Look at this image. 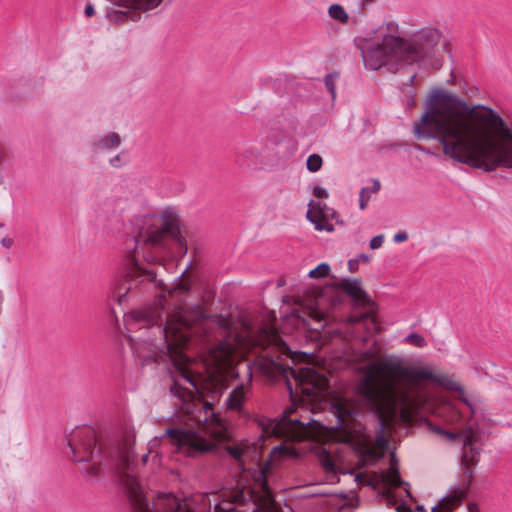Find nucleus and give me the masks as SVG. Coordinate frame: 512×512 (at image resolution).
<instances>
[{"label": "nucleus", "mask_w": 512, "mask_h": 512, "mask_svg": "<svg viewBox=\"0 0 512 512\" xmlns=\"http://www.w3.org/2000/svg\"><path fill=\"white\" fill-rule=\"evenodd\" d=\"M167 301L160 297L154 306L134 310L124 317L130 346L144 361L184 364L188 357L183 349L192 335L210 341L211 330L217 328L221 339L211 351L216 364H230L235 357L261 350L262 371L270 377L285 378L291 393L293 380L296 389L299 388L308 398L317 399L324 395L328 380L323 374L310 366L295 369L281 360L282 355L289 357L290 350L273 326L265 325L255 330L250 322L242 319L238 328L231 317L206 316L200 305L190 310L177 305L173 312L167 314L166 323L162 326V312Z\"/></svg>", "instance_id": "1"}, {"label": "nucleus", "mask_w": 512, "mask_h": 512, "mask_svg": "<svg viewBox=\"0 0 512 512\" xmlns=\"http://www.w3.org/2000/svg\"><path fill=\"white\" fill-rule=\"evenodd\" d=\"M135 438V430L130 426L112 434L84 426L73 431L68 444L74 461L94 462L88 468L87 476L94 477L106 469L117 475L133 512H203L200 504L206 501L211 507L212 500L208 495L181 497L172 492L158 493L150 502L134 465ZM253 477V486L212 494L214 512H243L240 506L247 501L257 506L252 512H278L270 487L272 465L266 463L259 467Z\"/></svg>", "instance_id": "2"}, {"label": "nucleus", "mask_w": 512, "mask_h": 512, "mask_svg": "<svg viewBox=\"0 0 512 512\" xmlns=\"http://www.w3.org/2000/svg\"><path fill=\"white\" fill-rule=\"evenodd\" d=\"M418 139H435L450 159L484 171L512 169V127L494 109L470 105L444 89H434L414 124Z\"/></svg>", "instance_id": "3"}, {"label": "nucleus", "mask_w": 512, "mask_h": 512, "mask_svg": "<svg viewBox=\"0 0 512 512\" xmlns=\"http://www.w3.org/2000/svg\"><path fill=\"white\" fill-rule=\"evenodd\" d=\"M436 387L459 392L461 401L473 411L461 384L431 365H409L401 356L388 354L364 368L358 391L365 405L378 417L380 430L375 442L380 449L388 448L384 428L397 418L411 423L434 399Z\"/></svg>", "instance_id": "4"}, {"label": "nucleus", "mask_w": 512, "mask_h": 512, "mask_svg": "<svg viewBox=\"0 0 512 512\" xmlns=\"http://www.w3.org/2000/svg\"><path fill=\"white\" fill-rule=\"evenodd\" d=\"M132 242L127 272L124 276L116 277L110 286L111 296L120 305L127 303L137 289L147 290L157 285L155 272L141 267L140 255L147 263H160L166 255L187 252L180 231L179 215L171 209L164 210L159 217L143 218Z\"/></svg>", "instance_id": "5"}, {"label": "nucleus", "mask_w": 512, "mask_h": 512, "mask_svg": "<svg viewBox=\"0 0 512 512\" xmlns=\"http://www.w3.org/2000/svg\"><path fill=\"white\" fill-rule=\"evenodd\" d=\"M441 35L435 28H424L409 38L400 35L396 22H385L365 36L354 39L361 52L364 66L378 70L389 64L417 63L431 58L440 42Z\"/></svg>", "instance_id": "6"}, {"label": "nucleus", "mask_w": 512, "mask_h": 512, "mask_svg": "<svg viewBox=\"0 0 512 512\" xmlns=\"http://www.w3.org/2000/svg\"><path fill=\"white\" fill-rule=\"evenodd\" d=\"M171 393L178 399L174 405L183 412L185 424L197 425V430L171 427L165 431L161 439L167 437L178 452L192 457L212 451L217 442L228 439L227 427L215 416L210 403L192 399L191 394L177 383L171 387Z\"/></svg>", "instance_id": "7"}, {"label": "nucleus", "mask_w": 512, "mask_h": 512, "mask_svg": "<svg viewBox=\"0 0 512 512\" xmlns=\"http://www.w3.org/2000/svg\"><path fill=\"white\" fill-rule=\"evenodd\" d=\"M432 430L437 434L445 436L449 441L459 439L462 443L460 464L463 472L460 481L458 484L451 486L448 494L439 501L438 505L432 508V512H450L462 503L470 489L474 477L472 467L479 462L481 455V448L479 446L481 433L472 426L465 428L460 433H452L440 427H434Z\"/></svg>", "instance_id": "8"}, {"label": "nucleus", "mask_w": 512, "mask_h": 512, "mask_svg": "<svg viewBox=\"0 0 512 512\" xmlns=\"http://www.w3.org/2000/svg\"><path fill=\"white\" fill-rule=\"evenodd\" d=\"M294 411L295 408L292 405L288 406L284 410L282 417L272 424V434L292 441H300L313 436V431L310 425L311 423H314L320 426L319 422L313 419H309L307 422L297 418L292 419L290 418V415L294 413Z\"/></svg>", "instance_id": "9"}, {"label": "nucleus", "mask_w": 512, "mask_h": 512, "mask_svg": "<svg viewBox=\"0 0 512 512\" xmlns=\"http://www.w3.org/2000/svg\"><path fill=\"white\" fill-rule=\"evenodd\" d=\"M269 160L268 146L262 143L248 145L235 154V163L244 170L262 169Z\"/></svg>", "instance_id": "10"}, {"label": "nucleus", "mask_w": 512, "mask_h": 512, "mask_svg": "<svg viewBox=\"0 0 512 512\" xmlns=\"http://www.w3.org/2000/svg\"><path fill=\"white\" fill-rule=\"evenodd\" d=\"M306 217L316 230L331 232L334 230V227L330 220L337 219L338 214L334 209L327 207L325 204L310 201Z\"/></svg>", "instance_id": "11"}, {"label": "nucleus", "mask_w": 512, "mask_h": 512, "mask_svg": "<svg viewBox=\"0 0 512 512\" xmlns=\"http://www.w3.org/2000/svg\"><path fill=\"white\" fill-rule=\"evenodd\" d=\"M334 414L338 418L339 424L345 430H354L353 422L356 420V416L361 413V409L358 404L349 399H338L334 404Z\"/></svg>", "instance_id": "12"}, {"label": "nucleus", "mask_w": 512, "mask_h": 512, "mask_svg": "<svg viewBox=\"0 0 512 512\" xmlns=\"http://www.w3.org/2000/svg\"><path fill=\"white\" fill-rule=\"evenodd\" d=\"M227 451L228 454L239 463L243 470H249L250 468H246V465L248 463H255L259 459L258 447L248 442H241L240 444L229 446Z\"/></svg>", "instance_id": "13"}, {"label": "nucleus", "mask_w": 512, "mask_h": 512, "mask_svg": "<svg viewBox=\"0 0 512 512\" xmlns=\"http://www.w3.org/2000/svg\"><path fill=\"white\" fill-rule=\"evenodd\" d=\"M251 372H249V379H251ZM251 390V380L245 384L237 385L228 395L226 405L229 410H234L239 413L243 411V403L248 398Z\"/></svg>", "instance_id": "14"}, {"label": "nucleus", "mask_w": 512, "mask_h": 512, "mask_svg": "<svg viewBox=\"0 0 512 512\" xmlns=\"http://www.w3.org/2000/svg\"><path fill=\"white\" fill-rule=\"evenodd\" d=\"M191 288L190 274L185 269L178 279L168 289V295L171 300L181 303L188 295Z\"/></svg>", "instance_id": "15"}, {"label": "nucleus", "mask_w": 512, "mask_h": 512, "mask_svg": "<svg viewBox=\"0 0 512 512\" xmlns=\"http://www.w3.org/2000/svg\"><path fill=\"white\" fill-rule=\"evenodd\" d=\"M379 482L383 485V489L388 493L392 487H400L407 485L406 482L402 481L399 475L398 467L395 464V457H391V466L388 471H382L378 475Z\"/></svg>", "instance_id": "16"}, {"label": "nucleus", "mask_w": 512, "mask_h": 512, "mask_svg": "<svg viewBox=\"0 0 512 512\" xmlns=\"http://www.w3.org/2000/svg\"><path fill=\"white\" fill-rule=\"evenodd\" d=\"M339 287L349 296L356 300H362L365 297V292L362 289L360 282L357 279H343L339 283Z\"/></svg>", "instance_id": "17"}, {"label": "nucleus", "mask_w": 512, "mask_h": 512, "mask_svg": "<svg viewBox=\"0 0 512 512\" xmlns=\"http://www.w3.org/2000/svg\"><path fill=\"white\" fill-rule=\"evenodd\" d=\"M122 139L118 133H110L105 137L95 141L93 143V150L95 152L102 151L105 149L118 148L121 145Z\"/></svg>", "instance_id": "18"}, {"label": "nucleus", "mask_w": 512, "mask_h": 512, "mask_svg": "<svg viewBox=\"0 0 512 512\" xmlns=\"http://www.w3.org/2000/svg\"><path fill=\"white\" fill-rule=\"evenodd\" d=\"M328 14L332 19L339 21L340 23L343 24L347 23L349 19L347 12L345 11L344 7L341 6L340 4L330 5V7L328 8Z\"/></svg>", "instance_id": "19"}, {"label": "nucleus", "mask_w": 512, "mask_h": 512, "mask_svg": "<svg viewBox=\"0 0 512 512\" xmlns=\"http://www.w3.org/2000/svg\"><path fill=\"white\" fill-rule=\"evenodd\" d=\"M319 461L328 473H336V463L333 456L326 450L319 453Z\"/></svg>", "instance_id": "20"}, {"label": "nucleus", "mask_w": 512, "mask_h": 512, "mask_svg": "<svg viewBox=\"0 0 512 512\" xmlns=\"http://www.w3.org/2000/svg\"><path fill=\"white\" fill-rule=\"evenodd\" d=\"M135 9L151 10L156 8L163 0H129Z\"/></svg>", "instance_id": "21"}, {"label": "nucleus", "mask_w": 512, "mask_h": 512, "mask_svg": "<svg viewBox=\"0 0 512 512\" xmlns=\"http://www.w3.org/2000/svg\"><path fill=\"white\" fill-rule=\"evenodd\" d=\"M338 78H339V74L337 72L327 74L324 77L325 87L328 90V92L330 93L332 99H335V97H336L335 88H336V82H337Z\"/></svg>", "instance_id": "22"}, {"label": "nucleus", "mask_w": 512, "mask_h": 512, "mask_svg": "<svg viewBox=\"0 0 512 512\" xmlns=\"http://www.w3.org/2000/svg\"><path fill=\"white\" fill-rule=\"evenodd\" d=\"M323 164L322 157L318 154H311L306 161V167L310 172H317L321 169Z\"/></svg>", "instance_id": "23"}, {"label": "nucleus", "mask_w": 512, "mask_h": 512, "mask_svg": "<svg viewBox=\"0 0 512 512\" xmlns=\"http://www.w3.org/2000/svg\"><path fill=\"white\" fill-rule=\"evenodd\" d=\"M404 342L419 348L425 347L427 345L426 339L422 335L417 333L408 334L404 338Z\"/></svg>", "instance_id": "24"}, {"label": "nucleus", "mask_w": 512, "mask_h": 512, "mask_svg": "<svg viewBox=\"0 0 512 512\" xmlns=\"http://www.w3.org/2000/svg\"><path fill=\"white\" fill-rule=\"evenodd\" d=\"M330 272V266L327 263H321L316 268L312 269L308 275L310 278H323Z\"/></svg>", "instance_id": "25"}, {"label": "nucleus", "mask_w": 512, "mask_h": 512, "mask_svg": "<svg viewBox=\"0 0 512 512\" xmlns=\"http://www.w3.org/2000/svg\"><path fill=\"white\" fill-rule=\"evenodd\" d=\"M349 322L351 324L360 323V322H370L371 325L375 326L376 322L373 317L370 316L368 313H363L359 316H352L349 318Z\"/></svg>", "instance_id": "26"}, {"label": "nucleus", "mask_w": 512, "mask_h": 512, "mask_svg": "<svg viewBox=\"0 0 512 512\" xmlns=\"http://www.w3.org/2000/svg\"><path fill=\"white\" fill-rule=\"evenodd\" d=\"M110 165L114 168H120L127 163L126 155L124 152H120L116 156L110 159Z\"/></svg>", "instance_id": "27"}, {"label": "nucleus", "mask_w": 512, "mask_h": 512, "mask_svg": "<svg viewBox=\"0 0 512 512\" xmlns=\"http://www.w3.org/2000/svg\"><path fill=\"white\" fill-rule=\"evenodd\" d=\"M370 200L369 196V188L363 187L360 191L359 195V207L361 210H364L367 206L368 201Z\"/></svg>", "instance_id": "28"}, {"label": "nucleus", "mask_w": 512, "mask_h": 512, "mask_svg": "<svg viewBox=\"0 0 512 512\" xmlns=\"http://www.w3.org/2000/svg\"><path fill=\"white\" fill-rule=\"evenodd\" d=\"M383 242H384V235L380 234V235L373 237L370 240L369 246L371 249L375 250V249L380 248L383 245Z\"/></svg>", "instance_id": "29"}, {"label": "nucleus", "mask_w": 512, "mask_h": 512, "mask_svg": "<svg viewBox=\"0 0 512 512\" xmlns=\"http://www.w3.org/2000/svg\"><path fill=\"white\" fill-rule=\"evenodd\" d=\"M374 357V352L372 350H367L364 352H361L357 357L356 361L358 362H365L368 360H371Z\"/></svg>", "instance_id": "30"}, {"label": "nucleus", "mask_w": 512, "mask_h": 512, "mask_svg": "<svg viewBox=\"0 0 512 512\" xmlns=\"http://www.w3.org/2000/svg\"><path fill=\"white\" fill-rule=\"evenodd\" d=\"M313 194L317 198H328L329 196L327 190L319 185L314 187Z\"/></svg>", "instance_id": "31"}, {"label": "nucleus", "mask_w": 512, "mask_h": 512, "mask_svg": "<svg viewBox=\"0 0 512 512\" xmlns=\"http://www.w3.org/2000/svg\"><path fill=\"white\" fill-rule=\"evenodd\" d=\"M14 244V240L13 238L9 237V236H4L2 239H1V245L6 248V249H9L13 246Z\"/></svg>", "instance_id": "32"}, {"label": "nucleus", "mask_w": 512, "mask_h": 512, "mask_svg": "<svg viewBox=\"0 0 512 512\" xmlns=\"http://www.w3.org/2000/svg\"><path fill=\"white\" fill-rule=\"evenodd\" d=\"M358 265H359V259H350L348 261V269L351 273H354L358 270Z\"/></svg>", "instance_id": "33"}, {"label": "nucleus", "mask_w": 512, "mask_h": 512, "mask_svg": "<svg viewBox=\"0 0 512 512\" xmlns=\"http://www.w3.org/2000/svg\"><path fill=\"white\" fill-rule=\"evenodd\" d=\"M407 238H408V235H407V233H406V232H398V233H396V234L394 235L393 240H394V242H396V243H401V242L406 241V240H407Z\"/></svg>", "instance_id": "34"}, {"label": "nucleus", "mask_w": 512, "mask_h": 512, "mask_svg": "<svg viewBox=\"0 0 512 512\" xmlns=\"http://www.w3.org/2000/svg\"><path fill=\"white\" fill-rule=\"evenodd\" d=\"M311 316L316 320L320 321L324 319V313L320 309L316 308L311 311Z\"/></svg>", "instance_id": "35"}, {"label": "nucleus", "mask_w": 512, "mask_h": 512, "mask_svg": "<svg viewBox=\"0 0 512 512\" xmlns=\"http://www.w3.org/2000/svg\"><path fill=\"white\" fill-rule=\"evenodd\" d=\"M94 14H95L94 7L91 4L87 5L85 7V15L87 17H92Z\"/></svg>", "instance_id": "36"}, {"label": "nucleus", "mask_w": 512, "mask_h": 512, "mask_svg": "<svg viewBox=\"0 0 512 512\" xmlns=\"http://www.w3.org/2000/svg\"><path fill=\"white\" fill-rule=\"evenodd\" d=\"M380 189V183L377 180H374L373 185L369 188V193H377Z\"/></svg>", "instance_id": "37"}, {"label": "nucleus", "mask_w": 512, "mask_h": 512, "mask_svg": "<svg viewBox=\"0 0 512 512\" xmlns=\"http://www.w3.org/2000/svg\"><path fill=\"white\" fill-rule=\"evenodd\" d=\"M356 259H359V263L362 262V263H368L370 262L371 258L369 255L367 254H360L357 256Z\"/></svg>", "instance_id": "38"}, {"label": "nucleus", "mask_w": 512, "mask_h": 512, "mask_svg": "<svg viewBox=\"0 0 512 512\" xmlns=\"http://www.w3.org/2000/svg\"><path fill=\"white\" fill-rule=\"evenodd\" d=\"M289 451H290V450H289V448H287V447H283V446H279V447H276V448L274 449V453H279V454H281V455H282V454H286V453H288Z\"/></svg>", "instance_id": "39"}, {"label": "nucleus", "mask_w": 512, "mask_h": 512, "mask_svg": "<svg viewBox=\"0 0 512 512\" xmlns=\"http://www.w3.org/2000/svg\"><path fill=\"white\" fill-rule=\"evenodd\" d=\"M468 512H479V507L476 503H470L468 505Z\"/></svg>", "instance_id": "40"}, {"label": "nucleus", "mask_w": 512, "mask_h": 512, "mask_svg": "<svg viewBox=\"0 0 512 512\" xmlns=\"http://www.w3.org/2000/svg\"><path fill=\"white\" fill-rule=\"evenodd\" d=\"M149 453H150V452H148V453H146V454H144V455L142 456V462H143V464H145V463L147 462L148 457H149Z\"/></svg>", "instance_id": "41"}, {"label": "nucleus", "mask_w": 512, "mask_h": 512, "mask_svg": "<svg viewBox=\"0 0 512 512\" xmlns=\"http://www.w3.org/2000/svg\"><path fill=\"white\" fill-rule=\"evenodd\" d=\"M3 157H4V152L3 150L0 148V163L2 162L3 160Z\"/></svg>", "instance_id": "42"}, {"label": "nucleus", "mask_w": 512, "mask_h": 512, "mask_svg": "<svg viewBox=\"0 0 512 512\" xmlns=\"http://www.w3.org/2000/svg\"><path fill=\"white\" fill-rule=\"evenodd\" d=\"M374 0H362L363 4L364 5H367V4H370L371 2H373Z\"/></svg>", "instance_id": "43"}, {"label": "nucleus", "mask_w": 512, "mask_h": 512, "mask_svg": "<svg viewBox=\"0 0 512 512\" xmlns=\"http://www.w3.org/2000/svg\"><path fill=\"white\" fill-rule=\"evenodd\" d=\"M415 77H416V75H415V74H414V75H411V76H410V79H409V82H410V83H412V82H413V80L415 79Z\"/></svg>", "instance_id": "44"}, {"label": "nucleus", "mask_w": 512, "mask_h": 512, "mask_svg": "<svg viewBox=\"0 0 512 512\" xmlns=\"http://www.w3.org/2000/svg\"><path fill=\"white\" fill-rule=\"evenodd\" d=\"M397 510H398V512H404L405 508L400 506V507L397 508Z\"/></svg>", "instance_id": "45"}, {"label": "nucleus", "mask_w": 512, "mask_h": 512, "mask_svg": "<svg viewBox=\"0 0 512 512\" xmlns=\"http://www.w3.org/2000/svg\"><path fill=\"white\" fill-rule=\"evenodd\" d=\"M414 104H415L414 100H413V99H411V101H410L409 105H410V106H413Z\"/></svg>", "instance_id": "46"}, {"label": "nucleus", "mask_w": 512, "mask_h": 512, "mask_svg": "<svg viewBox=\"0 0 512 512\" xmlns=\"http://www.w3.org/2000/svg\"><path fill=\"white\" fill-rule=\"evenodd\" d=\"M4 227V224L3 223H0V228Z\"/></svg>", "instance_id": "47"}]
</instances>
